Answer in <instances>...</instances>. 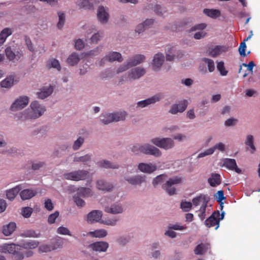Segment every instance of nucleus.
I'll list each match as a JSON object with an SVG mask.
<instances>
[{"label":"nucleus","mask_w":260,"mask_h":260,"mask_svg":"<svg viewBox=\"0 0 260 260\" xmlns=\"http://www.w3.org/2000/svg\"><path fill=\"white\" fill-rule=\"evenodd\" d=\"M213 150V153H214L216 150H218L221 152H224L225 150V145L222 142H219L215 144L213 146L211 147Z\"/></svg>","instance_id":"61"},{"label":"nucleus","mask_w":260,"mask_h":260,"mask_svg":"<svg viewBox=\"0 0 260 260\" xmlns=\"http://www.w3.org/2000/svg\"><path fill=\"white\" fill-rule=\"evenodd\" d=\"M13 33L12 29L10 28H5L0 32V46L4 44L7 38L11 36Z\"/></svg>","instance_id":"39"},{"label":"nucleus","mask_w":260,"mask_h":260,"mask_svg":"<svg viewBox=\"0 0 260 260\" xmlns=\"http://www.w3.org/2000/svg\"><path fill=\"white\" fill-rule=\"evenodd\" d=\"M131 68L128 60L125 62L120 64L115 70V73L117 74L121 73L127 71L128 69Z\"/></svg>","instance_id":"52"},{"label":"nucleus","mask_w":260,"mask_h":260,"mask_svg":"<svg viewBox=\"0 0 260 260\" xmlns=\"http://www.w3.org/2000/svg\"><path fill=\"white\" fill-rule=\"evenodd\" d=\"M165 53L167 60L173 61L178 56L179 50L176 46L170 45L166 47Z\"/></svg>","instance_id":"21"},{"label":"nucleus","mask_w":260,"mask_h":260,"mask_svg":"<svg viewBox=\"0 0 260 260\" xmlns=\"http://www.w3.org/2000/svg\"><path fill=\"white\" fill-rule=\"evenodd\" d=\"M46 111L45 106L38 101H34L29 106L15 115L17 120L21 122L36 120L42 116Z\"/></svg>","instance_id":"1"},{"label":"nucleus","mask_w":260,"mask_h":260,"mask_svg":"<svg viewBox=\"0 0 260 260\" xmlns=\"http://www.w3.org/2000/svg\"><path fill=\"white\" fill-rule=\"evenodd\" d=\"M217 69L220 72L221 76H226L228 74V71L225 70L224 66V62L223 61L218 62L217 63Z\"/></svg>","instance_id":"62"},{"label":"nucleus","mask_w":260,"mask_h":260,"mask_svg":"<svg viewBox=\"0 0 260 260\" xmlns=\"http://www.w3.org/2000/svg\"><path fill=\"white\" fill-rule=\"evenodd\" d=\"M208 183L211 186H216L221 183L220 176L217 173H213L208 179Z\"/></svg>","instance_id":"42"},{"label":"nucleus","mask_w":260,"mask_h":260,"mask_svg":"<svg viewBox=\"0 0 260 260\" xmlns=\"http://www.w3.org/2000/svg\"><path fill=\"white\" fill-rule=\"evenodd\" d=\"M58 21L57 23V27L58 29H61L65 23L66 16L64 13L62 12H58Z\"/></svg>","instance_id":"55"},{"label":"nucleus","mask_w":260,"mask_h":260,"mask_svg":"<svg viewBox=\"0 0 260 260\" xmlns=\"http://www.w3.org/2000/svg\"><path fill=\"white\" fill-rule=\"evenodd\" d=\"M179 127L177 125H171L163 127L162 131L164 133H172L177 131Z\"/></svg>","instance_id":"60"},{"label":"nucleus","mask_w":260,"mask_h":260,"mask_svg":"<svg viewBox=\"0 0 260 260\" xmlns=\"http://www.w3.org/2000/svg\"><path fill=\"white\" fill-rule=\"evenodd\" d=\"M209 197L205 194H200L192 200L193 208H197L196 212L199 218L203 220L211 210V205H208Z\"/></svg>","instance_id":"2"},{"label":"nucleus","mask_w":260,"mask_h":260,"mask_svg":"<svg viewBox=\"0 0 260 260\" xmlns=\"http://www.w3.org/2000/svg\"><path fill=\"white\" fill-rule=\"evenodd\" d=\"M204 12L206 15L213 18L218 17L220 14V11L216 9H205Z\"/></svg>","instance_id":"53"},{"label":"nucleus","mask_w":260,"mask_h":260,"mask_svg":"<svg viewBox=\"0 0 260 260\" xmlns=\"http://www.w3.org/2000/svg\"><path fill=\"white\" fill-rule=\"evenodd\" d=\"M37 194V192L30 189H26L22 190L20 193V196L22 200H29L34 197Z\"/></svg>","instance_id":"38"},{"label":"nucleus","mask_w":260,"mask_h":260,"mask_svg":"<svg viewBox=\"0 0 260 260\" xmlns=\"http://www.w3.org/2000/svg\"><path fill=\"white\" fill-rule=\"evenodd\" d=\"M96 17L97 20L101 24H107L110 19L108 8L103 6H99L96 9Z\"/></svg>","instance_id":"11"},{"label":"nucleus","mask_w":260,"mask_h":260,"mask_svg":"<svg viewBox=\"0 0 260 260\" xmlns=\"http://www.w3.org/2000/svg\"><path fill=\"white\" fill-rule=\"evenodd\" d=\"M142 153L146 155H151L155 157H159L162 155L160 150L155 145H151L149 143L142 144Z\"/></svg>","instance_id":"13"},{"label":"nucleus","mask_w":260,"mask_h":260,"mask_svg":"<svg viewBox=\"0 0 260 260\" xmlns=\"http://www.w3.org/2000/svg\"><path fill=\"white\" fill-rule=\"evenodd\" d=\"M228 50V47L225 46H217L211 48L209 50V55L213 57H216Z\"/></svg>","instance_id":"31"},{"label":"nucleus","mask_w":260,"mask_h":260,"mask_svg":"<svg viewBox=\"0 0 260 260\" xmlns=\"http://www.w3.org/2000/svg\"><path fill=\"white\" fill-rule=\"evenodd\" d=\"M75 3L79 9L85 10L90 9L93 6L90 0H76Z\"/></svg>","instance_id":"40"},{"label":"nucleus","mask_w":260,"mask_h":260,"mask_svg":"<svg viewBox=\"0 0 260 260\" xmlns=\"http://www.w3.org/2000/svg\"><path fill=\"white\" fill-rule=\"evenodd\" d=\"M214 198L219 203L221 209L223 208V203L222 201L224 200L225 198L224 196L223 191L222 190L218 191L214 195Z\"/></svg>","instance_id":"58"},{"label":"nucleus","mask_w":260,"mask_h":260,"mask_svg":"<svg viewBox=\"0 0 260 260\" xmlns=\"http://www.w3.org/2000/svg\"><path fill=\"white\" fill-rule=\"evenodd\" d=\"M96 186L98 189L106 192L110 191L114 188V185L112 183L106 182L102 180L97 181Z\"/></svg>","instance_id":"33"},{"label":"nucleus","mask_w":260,"mask_h":260,"mask_svg":"<svg viewBox=\"0 0 260 260\" xmlns=\"http://www.w3.org/2000/svg\"><path fill=\"white\" fill-rule=\"evenodd\" d=\"M150 142L157 148L165 150L172 149L175 145L174 140L170 137H155L150 139Z\"/></svg>","instance_id":"3"},{"label":"nucleus","mask_w":260,"mask_h":260,"mask_svg":"<svg viewBox=\"0 0 260 260\" xmlns=\"http://www.w3.org/2000/svg\"><path fill=\"white\" fill-rule=\"evenodd\" d=\"M100 120L104 124H108L114 122L112 113H104L100 116Z\"/></svg>","instance_id":"50"},{"label":"nucleus","mask_w":260,"mask_h":260,"mask_svg":"<svg viewBox=\"0 0 260 260\" xmlns=\"http://www.w3.org/2000/svg\"><path fill=\"white\" fill-rule=\"evenodd\" d=\"M187 107V102L185 101H180L177 103L173 104L169 111L172 114H177L178 113L183 112Z\"/></svg>","instance_id":"19"},{"label":"nucleus","mask_w":260,"mask_h":260,"mask_svg":"<svg viewBox=\"0 0 260 260\" xmlns=\"http://www.w3.org/2000/svg\"><path fill=\"white\" fill-rule=\"evenodd\" d=\"M137 169L140 172L151 174L157 170V166L155 164L151 162H141L138 165Z\"/></svg>","instance_id":"17"},{"label":"nucleus","mask_w":260,"mask_h":260,"mask_svg":"<svg viewBox=\"0 0 260 260\" xmlns=\"http://www.w3.org/2000/svg\"><path fill=\"white\" fill-rule=\"evenodd\" d=\"M123 60V56L120 52L116 51H110L99 61V64L100 66H102L104 65L106 61L110 62L114 61L121 62Z\"/></svg>","instance_id":"10"},{"label":"nucleus","mask_w":260,"mask_h":260,"mask_svg":"<svg viewBox=\"0 0 260 260\" xmlns=\"http://www.w3.org/2000/svg\"><path fill=\"white\" fill-rule=\"evenodd\" d=\"M224 212L221 214L219 211H215L213 214L205 221V224L208 228H210L216 225L215 229L217 230L219 226V222L224 218Z\"/></svg>","instance_id":"9"},{"label":"nucleus","mask_w":260,"mask_h":260,"mask_svg":"<svg viewBox=\"0 0 260 260\" xmlns=\"http://www.w3.org/2000/svg\"><path fill=\"white\" fill-rule=\"evenodd\" d=\"M77 194L84 198H88L92 196L93 192L89 188L80 187L78 189Z\"/></svg>","instance_id":"41"},{"label":"nucleus","mask_w":260,"mask_h":260,"mask_svg":"<svg viewBox=\"0 0 260 260\" xmlns=\"http://www.w3.org/2000/svg\"><path fill=\"white\" fill-rule=\"evenodd\" d=\"M118 221L119 219L117 217H113L103 219L101 223L107 226H114L117 224Z\"/></svg>","instance_id":"46"},{"label":"nucleus","mask_w":260,"mask_h":260,"mask_svg":"<svg viewBox=\"0 0 260 260\" xmlns=\"http://www.w3.org/2000/svg\"><path fill=\"white\" fill-rule=\"evenodd\" d=\"M103 212L99 210H94L89 212L85 217L87 223L92 224L101 221Z\"/></svg>","instance_id":"16"},{"label":"nucleus","mask_w":260,"mask_h":260,"mask_svg":"<svg viewBox=\"0 0 260 260\" xmlns=\"http://www.w3.org/2000/svg\"><path fill=\"white\" fill-rule=\"evenodd\" d=\"M16 229V224L14 222H11L3 226L2 232L5 236H9L12 234Z\"/></svg>","instance_id":"35"},{"label":"nucleus","mask_w":260,"mask_h":260,"mask_svg":"<svg viewBox=\"0 0 260 260\" xmlns=\"http://www.w3.org/2000/svg\"><path fill=\"white\" fill-rule=\"evenodd\" d=\"M88 171L84 170H79L66 173L63 174V177L67 180L78 181L85 180L88 177Z\"/></svg>","instance_id":"7"},{"label":"nucleus","mask_w":260,"mask_h":260,"mask_svg":"<svg viewBox=\"0 0 260 260\" xmlns=\"http://www.w3.org/2000/svg\"><path fill=\"white\" fill-rule=\"evenodd\" d=\"M18 80L14 75H10L0 82V85L3 88H10L14 84L16 83Z\"/></svg>","instance_id":"30"},{"label":"nucleus","mask_w":260,"mask_h":260,"mask_svg":"<svg viewBox=\"0 0 260 260\" xmlns=\"http://www.w3.org/2000/svg\"><path fill=\"white\" fill-rule=\"evenodd\" d=\"M53 90L54 87L51 85L44 86L37 92V97L39 99L43 100L50 95L53 92Z\"/></svg>","instance_id":"22"},{"label":"nucleus","mask_w":260,"mask_h":260,"mask_svg":"<svg viewBox=\"0 0 260 260\" xmlns=\"http://www.w3.org/2000/svg\"><path fill=\"white\" fill-rule=\"evenodd\" d=\"M29 98L27 95H20L13 101L10 107V110L12 112H16L24 109L29 103Z\"/></svg>","instance_id":"4"},{"label":"nucleus","mask_w":260,"mask_h":260,"mask_svg":"<svg viewBox=\"0 0 260 260\" xmlns=\"http://www.w3.org/2000/svg\"><path fill=\"white\" fill-rule=\"evenodd\" d=\"M96 164L99 167L106 169H116L119 168V165L117 164L105 159L98 161Z\"/></svg>","instance_id":"37"},{"label":"nucleus","mask_w":260,"mask_h":260,"mask_svg":"<svg viewBox=\"0 0 260 260\" xmlns=\"http://www.w3.org/2000/svg\"><path fill=\"white\" fill-rule=\"evenodd\" d=\"M83 235L84 236H90L92 238H104L108 235V232L105 229H101L87 232Z\"/></svg>","instance_id":"32"},{"label":"nucleus","mask_w":260,"mask_h":260,"mask_svg":"<svg viewBox=\"0 0 260 260\" xmlns=\"http://www.w3.org/2000/svg\"><path fill=\"white\" fill-rule=\"evenodd\" d=\"M109 247V244L105 241L94 242L89 245V248L93 251L99 252H106Z\"/></svg>","instance_id":"20"},{"label":"nucleus","mask_w":260,"mask_h":260,"mask_svg":"<svg viewBox=\"0 0 260 260\" xmlns=\"http://www.w3.org/2000/svg\"><path fill=\"white\" fill-rule=\"evenodd\" d=\"M101 52V48L97 47L92 50L83 53L84 56H94L99 55Z\"/></svg>","instance_id":"57"},{"label":"nucleus","mask_w":260,"mask_h":260,"mask_svg":"<svg viewBox=\"0 0 260 260\" xmlns=\"http://www.w3.org/2000/svg\"><path fill=\"white\" fill-rule=\"evenodd\" d=\"M38 250L41 253H47L52 251L49 243L41 245L39 247Z\"/></svg>","instance_id":"63"},{"label":"nucleus","mask_w":260,"mask_h":260,"mask_svg":"<svg viewBox=\"0 0 260 260\" xmlns=\"http://www.w3.org/2000/svg\"><path fill=\"white\" fill-rule=\"evenodd\" d=\"M21 236L24 237L39 238L41 235L33 230H28L21 233Z\"/></svg>","instance_id":"49"},{"label":"nucleus","mask_w":260,"mask_h":260,"mask_svg":"<svg viewBox=\"0 0 260 260\" xmlns=\"http://www.w3.org/2000/svg\"><path fill=\"white\" fill-rule=\"evenodd\" d=\"M85 141V138L83 136H79L78 138L74 142L72 145V148L74 150L76 151L79 150Z\"/></svg>","instance_id":"48"},{"label":"nucleus","mask_w":260,"mask_h":260,"mask_svg":"<svg viewBox=\"0 0 260 260\" xmlns=\"http://www.w3.org/2000/svg\"><path fill=\"white\" fill-rule=\"evenodd\" d=\"M32 213V209L30 207H26L21 210V214L25 218L29 217Z\"/></svg>","instance_id":"64"},{"label":"nucleus","mask_w":260,"mask_h":260,"mask_svg":"<svg viewBox=\"0 0 260 260\" xmlns=\"http://www.w3.org/2000/svg\"><path fill=\"white\" fill-rule=\"evenodd\" d=\"M165 60V56L162 53L159 52L154 54L151 62L152 69L155 71H160Z\"/></svg>","instance_id":"14"},{"label":"nucleus","mask_w":260,"mask_h":260,"mask_svg":"<svg viewBox=\"0 0 260 260\" xmlns=\"http://www.w3.org/2000/svg\"><path fill=\"white\" fill-rule=\"evenodd\" d=\"M105 210L108 213L118 214L123 213L124 209L121 204L116 203L106 207Z\"/></svg>","instance_id":"23"},{"label":"nucleus","mask_w":260,"mask_h":260,"mask_svg":"<svg viewBox=\"0 0 260 260\" xmlns=\"http://www.w3.org/2000/svg\"><path fill=\"white\" fill-rule=\"evenodd\" d=\"M215 69V63L213 60L204 57L200 61L199 70L202 74H206L208 72L212 73Z\"/></svg>","instance_id":"12"},{"label":"nucleus","mask_w":260,"mask_h":260,"mask_svg":"<svg viewBox=\"0 0 260 260\" xmlns=\"http://www.w3.org/2000/svg\"><path fill=\"white\" fill-rule=\"evenodd\" d=\"M92 33H93V34L90 38V42L93 44H96L100 40L101 36L100 32L97 31L95 26H91L87 30V37H88Z\"/></svg>","instance_id":"25"},{"label":"nucleus","mask_w":260,"mask_h":260,"mask_svg":"<svg viewBox=\"0 0 260 260\" xmlns=\"http://www.w3.org/2000/svg\"><path fill=\"white\" fill-rule=\"evenodd\" d=\"M161 94H156L145 100L139 101L137 103V108H143L159 102L162 99Z\"/></svg>","instance_id":"15"},{"label":"nucleus","mask_w":260,"mask_h":260,"mask_svg":"<svg viewBox=\"0 0 260 260\" xmlns=\"http://www.w3.org/2000/svg\"><path fill=\"white\" fill-rule=\"evenodd\" d=\"M125 180L129 184L134 186H140L146 182V176L142 175H135L125 178Z\"/></svg>","instance_id":"18"},{"label":"nucleus","mask_w":260,"mask_h":260,"mask_svg":"<svg viewBox=\"0 0 260 260\" xmlns=\"http://www.w3.org/2000/svg\"><path fill=\"white\" fill-rule=\"evenodd\" d=\"M132 238L133 236L131 234L123 235L119 236L117 241L120 245L125 246L131 241Z\"/></svg>","instance_id":"44"},{"label":"nucleus","mask_w":260,"mask_h":260,"mask_svg":"<svg viewBox=\"0 0 260 260\" xmlns=\"http://www.w3.org/2000/svg\"><path fill=\"white\" fill-rule=\"evenodd\" d=\"M209 247L208 244L201 243L196 247L194 252L196 254H202L209 248Z\"/></svg>","instance_id":"51"},{"label":"nucleus","mask_w":260,"mask_h":260,"mask_svg":"<svg viewBox=\"0 0 260 260\" xmlns=\"http://www.w3.org/2000/svg\"><path fill=\"white\" fill-rule=\"evenodd\" d=\"M80 60L79 54L76 52H73L67 58V63L70 66H75Z\"/></svg>","instance_id":"36"},{"label":"nucleus","mask_w":260,"mask_h":260,"mask_svg":"<svg viewBox=\"0 0 260 260\" xmlns=\"http://www.w3.org/2000/svg\"><path fill=\"white\" fill-rule=\"evenodd\" d=\"M92 154H87L83 156L75 155L73 159L75 162H83L86 163L91 160Z\"/></svg>","instance_id":"43"},{"label":"nucleus","mask_w":260,"mask_h":260,"mask_svg":"<svg viewBox=\"0 0 260 260\" xmlns=\"http://www.w3.org/2000/svg\"><path fill=\"white\" fill-rule=\"evenodd\" d=\"M23 188L21 185H18L6 191V198L10 201H13L20 191Z\"/></svg>","instance_id":"27"},{"label":"nucleus","mask_w":260,"mask_h":260,"mask_svg":"<svg viewBox=\"0 0 260 260\" xmlns=\"http://www.w3.org/2000/svg\"><path fill=\"white\" fill-rule=\"evenodd\" d=\"M39 242L37 240H28L23 241L20 243L19 247H22L24 249H35L38 247Z\"/></svg>","instance_id":"34"},{"label":"nucleus","mask_w":260,"mask_h":260,"mask_svg":"<svg viewBox=\"0 0 260 260\" xmlns=\"http://www.w3.org/2000/svg\"><path fill=\"white\" fill-rule=\"evenodd\" d=\"M5 54L7 58L12 61L18 60L22 56V54L21 52H13L10 47H7L5 49Z\"/></svg>","instance_id":"28"},{"label":"nucleus","mask_w":260,"mask_h":260,"mask_svg":"<svg viewBox=\"0 0 260 260\" xmlns=\"http://www.w3.org/2000/svg\"><path fill=\"white\" fill-rule=\"evenodd\" d=\"M114 121H118L125 119L127 113L125 111H120L112 113Z\"/></svg>","instance_id":"47"},{"label":"nucleus","mask_w":260,"mask_h":260,"mask_svg":"<svg viewBox=\"0 0 260 260\" xmlns=\"http://www.w3.org/2000/svg\"><path fill=\"white\" fill-rule=\"evenodd\" d=\"M207 24L204 23L196 24L189 29V33L192 34L193 37L196 40H200L207 36V32L204 31Z\"/></svg>","instance_id":"8"},{"label":"nucleus","mask_w":260,"mask_h":260,"mask_svg":"<svg viewBox=\"0 0 260 260\" xmlns=\"http://www.w3.org/2000/svg\"><path fill=\"white\" fill-rule=\"evenodd\" d=\"M56 233L58 234H59L61 235L69 236H72V233L70 231V230L67 227L64 226L63 225L59 226L56 229Z\"/></svg>","instance_id":"54"},{"label":"nucleus","mask_w":260,"mask_h":260,"mask_svg":"<svg viewBox=\"0 0 260 260\" xmlns=\"http://www.w3.org/2000/svg\"><path fill=\"white\" fill-rule=\"evenodd\" d=\"M182 177L175 176L167 180L162 187L169 195H173L176 192L175 186L182 184Z\"/></svg>","instance_id":"5"},{"label":"nucleus","mask_w":260,"mask_h":260,"mask_svg":"<svg viewBox=\"0 0 260 260\" xmlns=\"http://www.w3.org/2000/svg\"><path fill=\"white\" fill-rule=\"evenodd\" d=\"M146 74V70L142 67H138L130 70L124 75L121 81H133L138 80Z\"/></svg>","instance_id":"6"},{"label":"nucleus","mask_w":260,"mask_h":260,"mask_svg":"<svg viewBox=\"0 0 260 260\" xmlns=\"http://www.w3.org/2000/svg\"><path fill=\"white\" fill-rule=\"evenodd\" d=\"M192 207H193L192 202L183 201L180 204V208L184 212L189 211Z\"/></svg>","instance_id":"59"},{"label":"nucleus","mask_w":260,"mask_h":260,"mask_svg":"<svg viewBox=\"0 0 260 260\" xmlns=\"http://www.w3.org/2000/svg\"><path fill=\"white\" fill-rule=\"evenodd\" d=\"M223 166L229 170L234 171L238 174L241 173V170L238 168L236 160L234 159L228 158L224 159L223 160Z\"/></svg>","instance_id":"26"},{"label":"nucleus","mask_w":260,"mask_h":260,"mask_svg":"<svg viewBox=\"0 0 260 260\" xmlns=\"http://www.w3.org/2000/svg\"><path fill=\"white\" fill-rule=\"evenodd\" d=\"M47 67L48 68H53L59 71L61 70V66L58 60L55 58H51L47 62Z\"/></svg>","instance_id":"45"},{"label":"nucleus","mask_w":260,"mask_h":260,"mask_svg":"<svg viewBox=\"0 0 260 260\" xmlns=\"http://www.w3.org/2000/svg\"><path fill=\"white\" fill-rule=\"evenodd\" d=\"M145 59V55L143 54H136L129 57L127 60L131 67H133L143 63Z\"/></svg>","instance_id":"29"},{"label":"nucleus","mask_w":260,"mask_h":260,"mask_svg":"<svg viewBox=\"0 0 260 260\" xmlns=\"http://www.w3.org/2000/svg\"><path fill=\"white\" fill-rule=\"evenodd\" d=\"M167 177V176L165 174H161L157 176L153 179L152 185L154 186L158 185V184L163 182L166 180Z\"/></svg>","instance_id":"56"},{"label":"nucleus","mask_w":260,"mask_h":260,"mask_svg":"<svg viewBox=\"0 0 260 260\" xmlns=\"http://www.w3.org/2000/svg\"><path fill=\"white\" fill-rule=\"evenodd\" d=\"M19 244H4L0 246V252L4 253L12 254L15 252L16 250H19Z\"/></svg>","instance_id":"24"}]
</instances>
